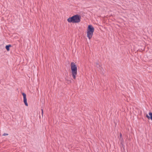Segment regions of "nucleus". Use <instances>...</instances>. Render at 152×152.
Wrapping results in <instances>:
<instances>
[{"label":"nucleus","instance_id":"20e7f679","mask_svg":"<svg viewBox=\"0 0 152 152\" xmlns=\"http://www.w3.org/2000/svg\"><path fill=\"white\" fill-rule=\"evenodd\" d=\"M94 28L92 25H89L88 27L87 31L91 32H94Z\"/></svg>","mask_w":152,"mask_h":152},{"label":"nucleus","instance_id":"0eeeda50","mask_svg":"<svg viewBox=\"0 0 152 152\" xmlns=\"http://www.w3.org/2000/svg\"><path fill=\"white\" fill-rule=\"evenodd\" d=\"M96 66L97 67H100V65L99 64L98 62L96 63Z\"/></svg>","mask_w":152,"mask_h":152},{"label":"nucleus","instance_id":"39448f33","mask_svg":"<svg viewBox=\"0 0 152 152\" xmlns=\"http://www.w3.org/2000/svg\"><path fill=\"white\" fill-rule=\"evenodd\" d=\"M93 32H91L89 31L87 32V37H88L89 39H90L92 37Z\"/></svg>","mask_w":152,"mask_h":152},{"label":"nucleus","instance_id":"f257e3e1","mask_svg":"<svg viewBox=\"0 0 152 152\" xmlns=\"http://www.w3.org/2000/svg\"><path fill=\"white\" fill-rule=\"evenodd\" d=\"M80 16L77 15L69 18L67 19V21L69 23H78L80 22Z\"/></svg>","mask_w":152,"mask_h":152},{"label":"nucleus","instance_id":"1a4fd4ad","mask_svg":"<svg viewBox=\"0 0 152 152\" xmlns=\"http://www.w3.org/2000/svg\"><path fill=\"white\" fill-rule=\"evenodd\" d=\"M120 138H119L120 140V138L121 139L122 138V134H121V133H120Z\"/></svg>","mask_w":152,"mask_h":152},{"label":"nucleus","instance_id":"7ed1b4c3","mask_svg":"<svg viewBox=\"0 0 152 152\" xmlns=\"http://www.w3.org/2000/svg\"><path fill=\"white\" fill-rule=\"evenodd\" d=\"M22 94L23 96V102L25 103V105L27 106H28V104L27 102V99L26 97V95L24 93H22Z\"/></svg>","mask_w":152,"mask_h":152},{"label":"nucleus","instance_id":"f03ea898","mask_svg":"<svg viewBox=\"0 0 152 152\" xmlns=\"http://www.w3.org/2000/svg\"><path fill=\"white\" fill-rule=\"evenodd\" d=\"M71 67L72 77L74 79H75L76 75L77 73V66L74 62H72L71 64Z\"/></svg>","mask_w":152,"mask_h":152},{"label":"nucleus","instance_id":"9d476101","mask_svg":"<svg viewBox=\"0 0 152 152\" xmlns=\"http://www.w3.org/2000/svg\"><path fill=\"white\" fill-rule=\"evenodd\" d=\"M8 134L7 133H4L3 135V136L7 135Z\"/></svg>","mask_w":152,"mask_h":152},{"label":"nucleus","instance_id":"423d86ee","mask_svg":"<svg viewBox=\"0 0 152 152\" xmlns=\"http://www.w3.org/2000/svg\"><path fill=\"white\" fill-rule=\"evenodd\" d=\"M11 47V45H7L6 46V48L7 51L10 50V47Z\"/></svg>","mask_w":152,"mask_h":152},{"label":"nucleus","instance_id":"6e6552de","mask_svg":"<svg viewBox=\"0 0 152 152\" xmlns=\"http://www.w3.org/2000/svg\"><path fill=\"white\" fill-rule=\"evenodd\" d=\"M41 111H42V116H43V108H42L41 109Z\"/></svg>","mask_w":152,"mask_h":152}]
</instances>
